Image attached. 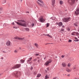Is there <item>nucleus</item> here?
<instances>
[{
  "label": "nucleus",
  "mask_w": 79,
  "mask_h": 79,
  "mask_svg": "<svg viewBox=\"0 0 79 79\" xmlns=\"http://www.w3.org/2000/svg\"><path fill=\"white\" fill-rule=\"evenodd\" d=\"M13 28H14V29H17V27H13Z\"/></svg>",
  "instance_id": "obj_43"
},
{
  "label": "nucleus",
  "mask_w": 79,
  "mask_h": 79,
  "mask_svg": "<svg viewBox=\"0 0 79 79\" xmlns=\"http://www.w3.org/2000/svg\"><path fill=\"white\" fill-rule=\"evenodd\" d=\"M71 70H70V69H67L66 70V71L68 72V73H69V72H71Z\"/></svg>",
  "instance_id": "obj_17"
},
{
  "label": "nucleus",
  "mask_w": 79,
  "mask_h": 79,
  "mask_svg": "<svg viewBox=\"0 0 79 79\" xmlns=\"http://www.w3.org/2000/svg\"><path fill=\"white\" fill-rule=\"evenodd\" d=\"M62 65L63 67H66L67 65L64 62L62 64Z\"/></svg>",
  "instance_id": "obj_13"
},
{
  "label": "nucleus",
  "mask_w": 79,
  "mask_h": 79,
  "mask_svg": "<svg viewBox=\"0 0 79 79\" xmlns=\"http://www.w3.org/2000/svg\"><path fill=\"white\" fill-rule=\"evenodd\" d=\"M19 50H21V48H19Z\"/></svg>",
  "instance_id": "obj_52"
},
{
  "label": "nucleus",
  "mask_w": 79,
  "mask_h": 79,
  "mask_svg": "<svg viewBox=\"0 0 79 79\" xmlns=\"http://www.w3.org/2000/svg\"><path fill=\"white\" fill-rule=\"evenodd\" d=\"M61 58H64V55H62L61 56Z\"/></svg>",
  "instance_id": "obj_39"
},
{
  "label": "nucleus",
  "mask_w": 79,
  "mask_h": 79,
  "mask_svg": "<svg viewBox=\"0 0 79 79\" xmlns=\"http://www.w3.org/2000/svg\"><path fill=\"white\" fill-rule=\"evenodd\" d=\"M33 69V68H32V67H31V70H32V69Z\"/></svg>",
  "instance_id": "obj_47"
},
{
  "label": "nucleus",
  "mask_w": 79,
  "mask_h": 79,
  "mask_svg": "<svg viewBox=\"0 0 79 79\" xmlns=\"http://www.w3.org/2000/svg\"><path fill=\"white\" fill-rule=\"evenodd\" d=\"M60 5H62V4L63 3V2L62 1H60Z\"/></svg>",
  "instance_id": "obj_25"
},
{
  "label": "nucleus",
  "mask_w": 79,
  "mask_h": 79,
  "mask_svg": "<svg viewBox=\"0 0 79 79\" xmlns=\"http://www.w3.org/2000/svg\"><path fill=\"white\" fill-rule=\"evenodd\" d=\"M14 52L15 53H18V50H15V51H14Z\"/></svg>",
  "instance_id": "obj_29"
},
{
  "label": "nucleus",
  "mask_w": 79,
  "mask_h": 79,
  "mask_svg": "<svg viewBox=\"0 0 79 79\" xmlns=\"http://www.w3.org/2000/svg\"><path fill=\"white\" fill-rule=\"evenodd\" d=\"M27 13H29V12H27Z\"/></svg>",
  "instance_id": "obj_54"
},
{
  "label": "nucleus",
  "mask_w": 79,
  "mask_h": 79,
  "mask_svg": "<svg viewBox=\"0 0 79 79\" xmlns=\"http://www.w3.org/2000/svg\"><path fill=\"white\" fill-rule=\"evenodd\" d=\"M20 61L22 63H24V60H20Z\"/></svg>",
  "instance_id": "obj_30"
},
{
  "label": "nucleus",
  "mask_w": 79,
  "mask_h": 79,
  "mask_svg": "<svg viewBox=\"0 0 79 79\" xmlns=\"http://www.w3.org/2000/svg\"><path fill=\"white\" fill-rule=\"evenodd\" d=\"M59 26L61 27L63 25V23L62 22H60L58 23Z\"/></svg>",
  "instance_id": "obj_15"
},
{
  "label": "nucleus",
  "mask_w": 79,
  "mask_h": 79,
  "mask_svg": "<svg viewBox=\"0 0 79 79\" xmlns=\"http://www.w3.org/2000/svg\"><path fill=\"white\" fill-rule=\"evenodd\" d=\"M56 79V77H55L54 78H53V79Z\"/></svg>",
  "instance_id": "obj_44"
},
{
  "label": "nucleus",
  "mask_w": 79,
  "mask_h": 79,
  "mask_svg": "<svg viewBox=\"0 0 79 79\" xmlns=\"http://www.w3.org/2000/svg\"><path fill=\"white\" fill-rule=\"evenodd\" d=\"M32 57H31L28 60V62H29L31 60H32Z\"/></svg>",
  "instance_id": "obj_24"
},
{
  "label": "nucleus",
  "mask_w": 79,
  "mask_h": 79,
  "mask_svg": "<svg viewBox=\"0 0 79 79\" xmlns=\"http://www.w3.org/2000/svg\"><path fill=\"white\" fill-rule=\"evenodd\" d=\"M61 31H64V29H61Z\"/></svg>",
  "instance_id": "obj_41"
},
{
  "label": "nucleus",
  "mask_w": 79,
  "mask_h": 79,
  "mask_svg": "<svg viewBox=\"0 0 79 79\" xmlns=\"http://www.w3.org/2000/svg\"><path fill=\"white\" fill-rule=\"evenodd\" d=\"M76 0V1H77V0Z\"/></svg>",
  "instance_id": "obj_59"
},
{
  "label": "nucleus",
  "mask_w": 79,
  "mask_h": 79,
  "mask_svg": "<svg viewBox=\"0 0 79 79\" xmlns=\"http://www.w3.org/2000/svg\"><path fill=\"white\" fill-rule=\"evenodd\" d=\"M68 2L70 4H73L75 3V0H68Z\"/></svg>",
  "instance_id": "obj_8"
},
{
  "label": "nucleus",
  "mask_w": 79,
  "mask_h": 79,
  "mask_svg": "<svg viewBox=\"0 0 79 79\" xmlns=\"http://www.w3.org/2000/svg\"><path fill=\"white\" fill-rule=\"evenodd\" d=\"M78 31H79V27L78 29Z\"/></svg>",
  "instance_id": "obj_55"
},
{
  "label": "nucleus",
  "mask_w": 79,
  "mask_h": 79,
  "mask_svg": "<svg viewBox=\"0 0 79 79\" xmlns=\"http://www.w3.org/2000/svg\"><path fill=\"white\" fill-rule=\"evenodd\" d=\"M41 76L40 74H38L37 75V77L39 78Z\"/></svg>",
  "instance_id": "obj_22"
},
{
  "label": "nucleus",
  "mask_w": 79,
  "mask_h": 79,
  "mask_svg": "<svg viewBox=\"0 0 79 79\" xmlns=\"http://www.w3.org/2000/svg\"><path fill=\"white\" fill-rule=\"evenodd\" d=\"M25 31H29V29L27 28H25Z\"/></svg>",
  "instance_id": "obj_21"
},
{
  "label": "nucleus",
  "mask_w": 79,
  "mask_h": 79,
  "mask_svg": "<svg viewBox=\"0 0 79 79\" xmlns=\"http://www.w3.org/2000/svg\"><path fill=\"white\" fill-rule=\"evenodd\" d=\"M15 39H19V40H23L24 39V38H21L19 37H16L14 38Z\"/></svg>",
  "instance_id": "obj_10"
},
{
  "label": "nucleus",
  "mask_w": 79,
  "mask_h": 79,
  "mask_svg": "<svg viewBox=\"0 0 79 79\" xmlns=\"http://www.w3.org/2000/svg\"><path fill=\"white\" fill-rule=\"evenodd\" d=\"M34 61H36V59H34V60H33Z\"/></svg>",
  "instance_id": "obj_45"
},
{
  "label": "nucleus",
  "mask_w": 79,
  "mask_h": 79,
  "mask_svg": "<svg viewBox=\"0 0 79 79\" xmlns=\"http://www.w3.org/2000/svg\"><path fill=\"white\" fill-rule=\"evenodd\" d=\"M74 79H78L77 78H76V77H75V78H74Z\"/></svg>",
  "instance_id": "obj_53"
},
{
  "label": "nucleus",
  "mask_w": 79,
  "mask_h": 79,
  "mask_svg": "<svg viewBox=\"0 0 79 79\" xmlns=\"http://www.w3.org/2000/svg\"><path fill=\"white\" fill-rule=\"evenodd\" d=\"M72 35H76V32H73L72 33Z\"/></svg>",
  "instance_id": "obj_23"
},
{
  "label": "nucleus",
  "mask_w": 79,
  "mask_h": 79,
  "mask_svg": "<svg viewBox=\"0 0 79 79\" xmlns=\"http://www.w3.org/2000/svg\"><path fill=\"white\" fill-rule=\"evenodd\" d=\"M20 73L19 72H17L16 74L15 73H13V75H14L15 76H16V77H19L20 76Z\"/></svg>",
  "instance_id": "obj_6"
},
{
  "label": "nucleus",
  "mask_w": 79,
  "mask_h": 79,
  "mask_svg": "<svg viewBox=\"0 0 79 79\" xmlns=\"http://www.w3.org/2000/svg\"><path fill=\"white\" fill-rule=\"evenodd\" d=\"M67 76H68V77H69V76H70V74H68L67 75Z\"/></svg>",
  "instance_id": "obj_40"
},
{
  "label": "nucleus",
  "mask_w": 79,
  "mask_h": 79,
  "mask_svg": "<svg viewBox=\"0 0 79 79\" xmlns=\"http://www.w3.org/2000/svg\"><path fill=\"white\" fill-rule=\"evenodd\" d=\"M63 22H64L65 23L68 22L70 20V17L64 18L63 19Z\"/></svg>",
  "instance_id": "obj_5"
},
{
  "label": "nucleus",
  "mask_w": 79,
  "mask_h": 79,
  "mask_svg": "<svg viewBox=\"0 0 79 79\" xmlns=\"http://www.w3.org/2000/svg\"><path fill=\"white\" fill-rule=\"evenodd\" d=\"M46 58V57H45V58H44V60H45Z\"/></svg>",
  "instance_id": "obj_51"
},
{
  "label": "nucleus",
  "mask_w": 79,
  "mask_h": 79,
  "mask_svg": "<svg viewBox=\"0 0 79 79\" xmlns=\"http://www.w3.org/2000/svg\"><path fill=\"white\" fill-rule=\"evenodd\" d=\"M12 24H13V25H14V24H15V23L14 22L12 23Z\"/></svg>",
  "instance_id": "obj_48"
},
{
  "label": "nucleus",
  "mask_w": 79,
  "mask_h": 79,
  "mask_svg": "<svg viewBox=\"0 0 79 79\" xmlns=\"http://www.w3.org/2000/svg\"><path fill=\"white\" fill-rule=\"evenodd\" d=\"M21 1H23V0H21Z\"/></svg>",
  "instance_id": "obj_58"
},
{
  "label": "nucleus",
  "mask_w": 79,
  "mask_h": 79,
  "mask_svg": "<svg viewBox=\"0 0 79 79\" xmlns=\"http://www.w3.org/2000/svg\"><path fill=\"white\" fill-rule=\"evenodd\" d=\"M31 62H30V64H31Z\"/></svg>",
  "instance_id": "obj_57"
},
{
  "label": "nucleus",
  "mask_w": 79,
  "mask_h": 79,
  "mask_svg": "<svg viewBox=\"0 0 79 79\" xmlns=\"http://www.w3.org/2000/svg\"><path fill=\"white\" fill-rule=\"evenodd\" d=\"M50 26V23H47V27H48V26Z\"/></svg>",
  "instance_id": "obj_27"
},
{
  "label": "nucleus",
  "mask_w": 79,
  "mask_h": 79,
  "mask_svg": "<svg viewBox=\"0 0 79 79\" xmlns=\"http://www.w3.org/2000/svg\"><path fill=\"white\" fill-rule=\"evenodd\" d=\"M17 24L23 27L26 26V23L24 20H20L19 22H16Z\"/></svg>",
  "instance_id": "obj_1"
},
{
  "label": "nucleus",
  "mask_w": 79,
  "mask_h": 79,
  "mask_svg": "<svg viewBox=\"0 0 79 79\" xmlns=\"http://www.w3.org/2000/svg\"><path fill=\"white\" fill-rule=\"evenodd\" d=\"M39 2H40L41 4H40L39 2H37V3L40 6H42V7H44V4L43 2V1L41 0H38Z\"/></svg>",
  "instance_id": "obj_4"
},
{
  "label": "nucleus",
  "mask_w": 79,
  "mask_h": 79,
  "mask_svg": "<svg viewBox=\"0 0 79 79\" xmlns=\"http://www.w3.org/2000/svg\"><path fill=\"white\" fill-rule=\"evenodd\" d=\"M35 56H39V54H35Z\"/></svg>",
  "instance_id": "obj_35"
},
{
  "label": "nucleus",
  "mask_w": 79,
  "mask_h": 79,
  "mask_svg": "<svg viewBox=\"0 0 79 79\" xmlns=\"http://www.w3.org/2000/svg\"><path fill=\"white\" fill-rule=\"evenodd\" d=\"M21 66V64H17L15 65L12 68V69H16V68H19Z\"/></svg>",
  "instance_id": "obj_7"
},
{
  "label": "nucleus",
  "mask_w": 79,
  "mask_h": 79,
  "mask_svg": "<svg viewBox=\"0 0 79 79\" xmlns=\"http://www.w3.org/2000/svg\"><path fill=\"white\" fill-rule=\"evenodd\" d=\"M34 45L35 46V47H36V48H38V47H39V46H38V44H37L35 43L34 44Z\"/></svg>",
  "instance_id": "obj_19"
},
{
  "label": "nucleus",
  "mask_w": 79,
  "mask_h": 79,
  "mask_svg": "<svg viewBox=\"0 0 79 79\" xmlns=\"http://www.w3.org/2000/svg\"><path fill=\"white\" fill-rule=\"evenodd\" d=\"M76 35H79V33L77 32H76Z\"/></svg>",
  "instance_id": "obj_31"
},
{
  "label": "nucleus",
  "mask_w": 79,
  "mask_h": 79,
  "mask_svg": "<svg viewBox=\"0 0 79 79\" xmlns=\"http://www.w3.org/2000/svg\"><path fill=\"white\" fill-rule=\"evenodd\" d=\"M11 44V43L10 41H7L6 43V45L7 46H10V44Z\"/></svg>",
  "instance_id": "obj_12"
},
{
  "label": "nucleus",
  "mask_w": 79,
  "mask_h": 79,
  "mask_svg": "<svg viewBox=\"0 0 79 79\" xmlns=\"http://www.w3.org/2000/svg\"><path fill=\"white\" fill-rule=\"evenodd\" d=\"M79 22L75 23L74 24V26L77 27V26H78V25H79Z\"/></svg>",
  "instance_id": "obj_18"
},
{
  "label": "nucleus",
  "mask_w": 79,
  "mask_h": 79,
  "mask_svg": "<svg viewBox=\"0 0 79 79\" xmlns=\"http://www.w3.org/2000/svg\"><path fill=\"white\" fill-rule=\"evenodd\" d=\"M75 39L76 40L75 41V42H78V41H79V40H78V39H77V38L75 37Z\"/></svg>",
  "instance_id": "obj_26"
},
{
  "label": "nucleus",
  "mask_w": 79,
  "mask_h": 79,
  "mask_svg": "<svg viewBox=\"0 0 79 79\" xmlns=\"http://www.w3.org/2000/svg\"><path fill=\"white\" fill-rule=\"evenodd\" d=\"M44 35H47V36H48V37H50V38H52V36L49 35V34H47V35H45L44 34Z\"/></svg>",
  "instance_id": "obj_16"
},
{
  "label": "nucleus",
  "mask_w": 79,
  "mask_h": 79,
  "mask_svg": "<svg viewBox=\"0 0 79 79\" xmlns=\"http://www.w3.org/2000/svg\"><path fill=\"white\" fill-rule=\"evenodd\" d=\"M74 71H78V69H77Z\"/></svg>",
  "instance_id": "obj_38"
},
{
  "label": "nucleus",
  "mask_w": 79,
  "mask_h": 79,
  "mask_svg": "<svg viewBox=\"0 0 79 79\" xmlns=\"http://www.w3.org/2000/svg\"><path fill=\"white\" fill-rule=\"evenodd\" d=\"M3 10V8L2 7L0 8V11H2Z\"/></svg>",
  "instance_id": "obj_34"
},
{
  "label": "nucleus",
  "mask_w": 79,
  "mask_h": 79,
  "mask_svg": "<svg viewBox=\"0 0 79 79\" xmlns=\"http://www.w3.org/2000/svg\"><path fill=\"white\" fill-rule=\"evenodd\" d=\"M3 3H6V0H3L2 1Z\"/></svg>",
  "instance_id": "obj_28"
},
{
  "label": "nucleus",
  "mask_w": 79,
  "mask_h": 79,
  "mask_svg": "<svg viewBox=\"0 0 79 79\" xmlns=\"http://www.w3.org/2000/svg\"><path fill=\"white\" fill-rule=\"evenodd\" d=\"M37 59H38V60L37 61L38 63H40L41 61H42V59H40V57H38L37 58Z\"/></svg>",
  "instance_id": "obj_14"
},
{
  "label": "nucleus",
  "mask_w": 79,
  "mask_h": 79,
  "mask_svg": "<svg viewBox=\"0 0 79 79\" xmlns=\"http://www.w3.org/2000/svg\"><path fill=\"white\" fill-rule=\"evenodd\" d=\"M52 62V60L49 59L45 63L44 65H45V66H48L49 65V64H50V63H51Z\"/></svg>",
  "instance_id": "obj_2"
},
{
  "label": "nucleus",
  "mask_w": 79,
  "mask_h": 79,
  "mask_svg": "<svg viewBox=\"0 0 79 79\" xmlns=\"http://www.w3.org/2000/svg\"><path fill=\"white\" fill-rule=\"evenodd\" d=\"M52 7H54V5L55 3V0H52Z\"/></svg>",
  "instance_id": "obj_11"
},
{
  "label": "nucleus",
  "mask_w": 79,
  "mask_h": 79,
  "mask_svg": "<svg viewBox=\"0 0 79 79\" xmlns=\"http://www.w3.org/2000/svg\"><path fill=\"white\" fill-rule=\"evenodd\" d=\"M62 27H64V25H63L62 26Z\"/></svg>",
  "instance_id": "obj_49"
},
{
  "label": "nucleus",
  "mask_w": 79,
  "mask_h": 79,
  "mask_svg": "<svg viewBox=\"0 0 79 79\" xmlns=\"http://www.w3.org/2000/svg\"><path fill=\"white\" fill-rule=\"evenodd\" d=\"M67 30L68 31H70V28H67Z\"/></svg>",
  "instance_id": "obj_36"
},
{
  "label": "nucleus",
  "mask_w": 79,
  "mask_h": 79,
  "mask_svg": "<svg viewBox=\"0 0 79 79\" xmlns=\"http://www.w3.org/2000/svg\"><path fill=\"white\" fill-rule=\"evenodd\" d=\"M78 38H79V36L78 37Z\"/></svg>",
  "instance_id": "obj_60"
},
{
  "label": "nucleus",
  "mask_w": 79,
  "mask_h": 79,
  "mask_svg": "<svg viewBox=\"0 0 79 79\" xmlns=\"http://www.w3.org/2000/svg\"><path fill=\"white\" fill-rule=\"evenodd\" d=\"M79 75V74H78Z\"/></svg>",
  "instance_id": "obj_61"
},
{
  "label": "nucleus",
  "mask_w": 79,
  "mask_h": 79,
  "mask_svg": "<svg viewBox=\"0 0 79 79\" xmlns=\"http://www.w3.org/2000/svg\"><path fill=\"white\" fill-rule=\"evenodd\" d=\"M34 26V24L32 23V27H33V26Z\"/></svg>",
  "instance_id": "obj_42"
},
{
  "label": "nucleus",
  "mask_w": 79,
  "mask_h": 79,
  "mask_svg": "<svg viewBox=\"0 0 79 79\" xmlns=\"http://www.w3.org/2000/svg\"><path fill=\"white\" fill-rule=\"evenodd\" d=\"M76 67H73V69H76Z\"/></svg>",
  "instance_id": "obj_46"
},
{
  "label": "nucleus",
  "mask_w": 79,
  "mask_h": 79,
  "mask_svg": "<svg viewBox=\"0 0 79 79\" xmlns=\"http://www.w3.org/2000/svg\"><path fill=\"white\" fill-rule=\"evenodd\" d=\"M75 14L76 15H79V7L77 8L76 10V11L75 12Z\"/></svg>",
  "instance_id": "obj_9"
},
{
  "label": "nucleus",
  "mask_w": 79,
  "mask_h": 79,
  "mask_svg": "<svg viewBox=\"0 0 79 79\" xmlns=\"http://www.w3.org/2000/svg\"><path fill=\"white\" fill-rule=\"evenodd\" d=\"M37 72L35 71L34 72V74H35V75L37 74Z\"/></svg>",
  "instance_id": "obj_33"
},
{
  "label": "nucleus",
  "mask_w": 79,
  "mask_h": 79,
  "mask_svg": "<svg viewBox=\"0 0 79 79\" xmlns=\"http://www.w3.org/2000/svg\"><path fill=\"white\" fill-rule=\"evenodd\" d=\"M46 69H47V70H45V72H46V73H47L48 72V70H49V68H48V67Z\"/></svg>",
  "instance_id": "obj_20"
},
{
  "label": "nucleus",
  "mask_w": 79,
  "mask_h": 79,
  "mask_svg": "<svg viewBox=\"0 0 79 79\" xmlns=\"http://www.w3.org/2000/svg\"><path fill=\"white\" fill-rule=\"evenodd\" d=\"M46 20V19H44V16H41L39 19V21L41 23H44Z\"/></svg>",
  "instance_id": "obj_3"
},
{
  "label": "nucleus",
  "mask_w": 79,
  "mask_h": 79,
  "mask_svg": "<svg viewBox=\"0 0 79 79\" xmlns=\"http://www.w3.org/2000/svg\"><path fill=\"white\" fill-rule=\"evenodd\" d=\"M1 13V12L0 11V14Z\"/></svg>",
  "instance_id": "obj_56"
},
{
  "label": "nucleus",
  "mask_w": 79,
  "mask_h": 79,
  "mask_svg": "<svg viewBox=\"0 0 79 79\" xmlns=\"http://www.w3.org/2000/svg\"><path fill=\"white\" fill-rule=\"evenodd\" d=\"M69 67H70L71 66V64L70 63H69L67 65Z\"/></svg>",
  "instance_id": "obj_32"
},
{
  "label": "nucleus",
  "mask_w": 79,
  "mask_h": 79,
  "mask_svg": "<svg viewBox=\"0 0 79 79\" xmlns=\"http://www.w3.org/2000/svg\"><path fill=\"white\" fill-rule=\"evenodd\" d=\"M6 23H4V26L5 25H6Z\"/></svg>",
  "instance_id": "obj_50"
},
{
  "label": "nucleus",
  "mask_w": 79,
  "mask_h": 79,
  "mask_svg": "<svg viewBox=\"0 0 79 79\" xmlns=\"http://www.w3.org/2000/svg\"><path fill=\"white\" fill-rule=\"evenodd\" d=\"M72 42V40H69V42Z\"/></svg>",
  "instance_id": "obj_37"
}]
</instances>
